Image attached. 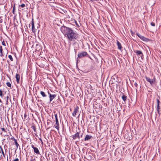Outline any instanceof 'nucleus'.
Returning <instances> with one entry per match:
<instances>
[{
	"label": "nucleus",
	"mask_w": 161,
	"mask_h": 161,
	"mask_svg": "<svg viewBox=\"0 0 161 161\" xmlns=\"http://www.w3.org/2000/svg\"><path fill=\"white\" fill-rule=\"evenodd\" d=\"M0 149L1 150V153H2L3 155V157L4 158H5V154H4V152H3V149L2 148V147L1 146H0Z\"/></svg>",
	"instance_id": "6ab92c4d"
},
{
	"label": "nucleus",
	"mask_w": 161,
	"mask_h": 161,
	"mask_svg": "<svg viewBox=\"0 0 161 161\" xmlns=\"http://www.w3.org/2000/svg\"><path fill=\"white\" fill-rule=\"evenodd\" d=\"M80 136L81 137H82V135H83V133H80Z\"/></svg>",
	"instance_id": "4c0bfd02"
},
{
	"label": "nucleus",
	"mask_w": 161,
	"mask_h": 161,
	"mask_svg": "<svg viewBox=\"0 0 161 161\" xmlns=\"http://www.w3.org/2000/svg\"><path fill=\"white\" fill-rule=\"evenodd\" d=\"M80 115V114H79L78 116V117Z\"/></svg>",
	"instance_id": "a18cd8bd"
},
{
	"label": "nucleus",
	"mask_w": 161,
	"mask_h": 161,
	"mask_svg": "<svg viewBox=\"0 0 161 161\" xmlns=\"http://www.w3.org/2000/svg\"><path fill=\"white\" fill-rule=\"evenodd\" d=\"M151 25L152 26H155V24L153 22H152L151 23Z\"/></svg>",
	"instance_id": "bb28decb"
},
{
	"label": "nucleus",
	"mask_w": 161,
	"mask_h": 161,
	"mask_svg": "<svg viewBox=\"0 0 161 161\" xmlns=\"http://www.w3.org/2000/svg\"><path fill=\"white\" fill-rule=\"evenodd\" d=\"M14 161H19L18 158H17L14 160Z\"/></svg>",
	"instance_id": "72a5a7b5"
},
{
	"label": "nucleus",
	"mask_w": 161,
	"mask_h": 161,
	"mask_svg": "<svg viewBox=\"0 0 161 161\" xmlns=\"http://www.w3.org/2000/svg\"><path fill=\"white\" fill-rule=\"evenodd\" d=\"M127 97L125 95L123 94L122 97V98L123 100L124 101V103H125L126 101L127 100Z\"/></svg>",
	"instance_id": "2eb2a0df"
},
{
	"label": "nucleus",
	"mask_w": 161,
	"mask_h": 161,
	"mask_svg": "<svg viewBox=\"0 0 161 161\" xmlns=\"http://www.w3.org/2000/svg\"><path fill=\"white\" fill-rule=\"evenodd\" d=\"M8 53V52L7 50H6V53H5L4 52H3V53L2 52V53H0L1 54L0 56L1 57H3V56H4V55H5V58H3V60H4L5 59V58H6Z\"/></svg>",
	"instance_id": "9d476101"
},
{
	"label": "nucleus",
	"mask_w": 161,
	"mask_h": 161,
	"mask_svg": "<svg viewBox=\"0 0 161 161\" xmlns=\"http://www.w3.org/2000/svg\"><path fill=\"white\" fill-rule=\"evenodd\" d=\"M31 26V25L30 24H29V27H30Z\"/></svg>",
	"instance_id": "79ce46f5"
},
{
	"label": "nucleus",
	"mask_w": 161,
	"mask_h": 161,
	"mask_svg": "<svg viewBox=\"0 0 161 161\" xmlns=\"http://www.w3.org/2000/svg\"><path fill=\"white\" fill-rule=\"evenodd\" d=\"M14 137L13 138H11V139H14Z\"/></svg>",
	"instance_id": "37998d69"
},
{
	"label": "nucleus",
	"mask_w": 161,
	"mask_h": 161,
	"mask_svg": "<svg viewBox=\"0 0 161 161\" xmlns=\"http://www.w3.org/2000/svg\"><path fill=\"white\" fill-rule=\"evenodd\" d=\"M61 31L69 41H74L78 37L77 34L71 28L63 26L62 27Z\"/></svg>",
	"instance_id": "f257e3e1"
},
{
	"label": "nucleus",
	"mask_w": 161,
	"mask_h": 161,
	"mask_svg": "<svg viewBox=\"0 0 161 161\" xmlns=\"http://www.w3.org/2000/svg\"><path fill=\"white\" fill-rule=\"evenodd\" d=\"M48 93L49 95L50 102L56 97V95L55 94L52 95L49 92H48Z\"/></svg>",
	"instance_id": "1a4fd4ad"
},
{
	"label": "nucleus",
	"mask_w": 161,
	"mask_h": 161,
	"mask_svg": "<svg viewBox=\"0 0 161 161\" xmlns=\"http://www.w3.org/2000/svg\"><path fill=\"white\" fill-rule=\"evenodd\" d=\"M39 140H40V141L42 142V139H41V138H40V139H39Z\"/></svg>",
	"instance_id": "ea45409f"
},
{
	"label": "nucleus",
	"mask_w": 161,
	"mask_h": 161,
	"mask_svg": "<svg viewBox=\"0 0 161 161\" xmlns=\"http://www.w3.org/2000/svg\"><path fill=\"white\" fill-rule=\"evenodd\" d=\"M25 117H26V116H25Z\"/></svg>",
	"instance_id": "c03bdc74"
},
{
	"label": "nucleus",
	"mask_w": 161,
	"mask_h": 161,
	"mask_svg": "<svg viewBox=\"0 0 161 161\" xmlns=\"http://www.w3.org/2000/svg\"><path fill=\"white\" fill-rule=\"evenodd\" d=\"M32 129L34 131L36 132V129L35 126H32L31 127Z\"/></svg>",
	"instance_id": "b1692460"
},
{
	"label": "nucleus",
	"mask_w": 161,
	"mask_h": 161,
	"mask_svg": "<svg viewBox=\"0 0 161 161\" xmlns=\"http://www.w3.org/2000/svg\"><path fill=\"white\" fill-rule=\"evenodd\" d=\"M3 52V49L2 48V46H0V53H2Z\"/></svg>",
	"instance_id": "393cba45"
},
{
	"label": "nucleus",
	"mask_w": 161,
	"mask_h": 161,
	"mask_svg": "<svg viewBox=\"0 0 161 161\" xmlns=\"http://www.w3.org/2000/svg\"><path fill=\"white\" fill-rule=\"evenodd\" d=\"M3 95V93L1 90H0V96H2Z\"/></svg>",
	"instance_id": "c756f323"
},
{
	"label": "nucleus",
	"mask_w": 161,
	"mask_h": 161,
	"mask_svg": "<svg viewBox=\"0 0 161 161\" xmlns=\"http://www.w3.org/2000/svg\"><path fill=\"white\" fill-rule=\"evenodd\" d=\"M8 58H9L11 61H13V58L12 57V56L11 55H9L8 56Z\"/></svg>",
	"instance_id": "5701e85b"
},
{
	"label": "nucleus",
	"mask_w": 161,
	"mask_h": 161,
	"mask_svg": "<svg viewBox=\"0 0 161 161\" xmlns=\"http://www.w3.org/2000/svg\"><path fill=\"white\" fill-rule=\"evenodd\" d=\"M8 99H9V96H7V100L8 101Z\"/></svg>",
	"instance_id": "c9c22d12"
},
{
	"label": "nucleus",
	"mask_w": 161,
	"mask_h": 161,
	"mask_svg": "<svg viewBox=\"0 0 161 161\" xmlns=\"http://www.w3.org/2000/svg\"><path fill=\"white\" fill-rule=\"evenodd\" d=\"M2 44L3 45L5 46V43L4 41L2 42Z\"/></svg>",
	"instance_id": "2f4dec72"
},
{
	"label": "nucleus",
	"mask_w": 161,
	"mask_h": 161,
	"mask_svg": "<svg viewBox=\"0 0 161 161\" xmlns=\"http://www.w3.org/2000/svg\"><path fill=\"white\" fill-rule=\"evenodd\" d=\"M1 150H0V153H1Z\"/></svg>",
	"instance_id": "de8ad7c7"
},
{
	"label": "nucleus",
	"mask_w": 161,
	"mask_h": 161,
	"mask_svg": "<svg viewBox=\"0 0 161 161\" xmlns=\"http://www.w3.org/2000/svg\"><path fill=\"white\" fill-rule=\"evenodd\" d=\"M91 2H93V1H98V0H90Z\"/></svg>",
	"instance_id": "e433bc0d"
},
{
	"label": "nucleus",
	"mask_w": 161,
	"mask_h": 161,
	"mask_svg": "<svg viewBox=\"0 0 161 161\" xmlns=\"http://www.w3.org/2000/svg\"><path fill=\"white\" fill-rule=\"evenodd\" d=\"M54 116L55 118V121H56V124L54 125V126H55V128L56 129H57L58 130H59V123H58V119L57 114H55Z\"/></svg>",
	"instance_id": "7ed1b4c3"
},
{
	"label": "nucleus",
	"mask_w": 161,
	"mask_h": 161,
	"mask_svg": "<svg viewBox=\"0 0 161 161\" xmlns=\"http://www.w3.org/2000/svg\"><path fill=\"white\" fill-rule=\"evenodd\" d=\"M92 137V136L88 135H86V137L84 139L85 141H87L89 140Z\"/></svg>",
	"instance_id": "f8f14e48"
},
{
	"label": "nucleus",
	"mask_w": 161,
	"mask_h": 161,
	"mask_svg": "<svg viewBox=\"0 0 161 161\" xmlns=\"http://www.w3.org/2000/svg\"><path fill=\"white\" fill-rule=\"evenodd\" d=\"M14 141L15 144L16 145V146L17 147V148L19 146V145L17 143V140L15 139L14 138Z\"/></svg>",
	"instance_id": "a211bd4d"
},
{
	"label": "nucleus",
	"mask_w": 161,
	"mask_h": 161,
	"mask_svg": "<svg viewBox=\"0 0 161 161\" xmlns=\"http://www.w3.org/2000/svg\"><path fill=\"white\" fill-rule=\"evenodd\" d=\"M157 104H159V103H160V101H159V100L158 99H157Z\"/></svg>",
	"instance_id": "473e14b6"
},
{
	"label": "nucleus",
	"mask_w": 161,
	"mask_h": 161,
	"mask_svg": "<svg viewBox=\"0 0 161 161\" xmlns=\"http://www.w3.org/2000/svg\"><path fill=\"white\" fill-rule=\"evenodd\" d=\"M159 105V104H157V111L158 114H159V111L160 109Z\"/></svg>",
	"instance_id": "412c9836"
},
{
	"label": "nucleus",
	"mask_w": 161,
	"mask_h": 161,
	"mask_svg": "<svg viewBox=\"0 0 161 161\" xmlns=\"http://www.w3.org/2000/svg\"><path fill=\"white\" fill-rule=\"evenodd\" d=\"M81 132L80 131L77 132L75 135L72 136L73 140H77L76 142H79L80 140V136Z\"/></svg>",
	"instance_id": "f03ea898"
},
{
	"label": "nucleus",
	"mask_w": 161,
	"mask_h": 161,
	"mask_svg": "<svg viewBox=\"0 0 161 161\" xmlns=\"http://www.w3.org/2000/svg\"><path fill=\"white\" fill-rule=\"evenodd\" d=\"M2 103V101H1V99H0V103Z\"/></svg>",
	"instance_id": "a19ab883"
},
{
	"label": "nucleus",
	"mask_w": 161,
	"mask_h": 161,
	"mask_svg": "<svg viewBox=\"0 0 161 161\" xmlns=\"http://www.w3.org/2000/svg\"><path fill=\"white\" fill-rule=\"evenodd\" d=\"M88 54L86 52H83L81 53H80L78 54V57L80 58H82L86 56V55H87Z\"/></svg>",
	"instance_id": "20e7f679"
},
{
	"label": "nucleus",
	"mask_w": 161,
	"mask_h": 161,
	"mask_svg": "<svg viewBox=\"0 0 161 161\" xmlns=\"http://www.w3.org/2000/svg\"><path fill=\"white\" fill-rule=\"evenodd\" d=\"M8 101L7 100L6 101V104H8Z\"/></svg>",
	"instance_id": "58836bf2"
},
{
	"label": "nucleus",
	"mask_w": 161,
	"mask_h": 161,
	"mask_svg": "<svg viewBox=\"0 0 161 161\" xmlns=\"http://www.w3.org/2000/svg\"><path fill=\"white\" fill-rule=\"evenodd\" d=\"M25 5L24 4H21L20 5V7L22 8H24V7H25Z\"/></svg>",
	"instance_id": "cd10ccee"
},
{
	"label": "nucleus",
	"mask_w": 161,
	"mask_h": 161,
	"mask_svg": "<svg viewBox=\"0 0 161 161\" xmlns=\"http://www.w3.org/2000/svg\"><path fill=\"white\" fill-rule=\"evenodd\" d=\"M131 32V34H133V32Z\"/></svg>",
	"instance_id": "49530a36"
},
{
	"label": "nucleus",
	"mask_w": 161,
	"mask_h": 161,
	"mask_svg": "<svg viewBox=\"0 0 161 161\" xmlns=\"http://www.w3.org/2000/svg\"><path fill=\"white\" fill-rule=\"evenodd\" d=\"M1 130H2V131H4L6 132V130H5V128H1Z\"/></svg>",
	"instance_id": "7c9ffc66"
},
{
	"label": "nucleus",
	"mask_w": 161,
	"mask_h": 161,
	"mask_svg": "<svg viewBox=\"0 0 161 161\" xmlns=\"http://www.w3.org/2000/svg\"><path fill=\"white\" fill-rule=\"evenodd\" d=\"M117 45L118 46V48L119 49L121 50L122 48L121 43L118 41L117 42Z\"/></svg>",
	"instance_id": "4468645a"
},
{
	"label": "nucleus",
	"mask_w": 161,
	"mask_h": 161,
	"mask_svg": "<svg viewBox=\"0 0 161 161\" xmlns=\"http://www.w3.org/2000/svg\"><path fill=\"white\" fill-rule=\"evenodd\" d=\"M6 85L9 87H11V84L9 82H7L6 83Z\"/></svg>",
	"instance_id": "4be33fe9"
},
{
	"label": "nucleus",
	"mask_w": 161,
	"mask_h": 161,
	"mask_svg": "<svg viewBox=\"0 0 161 161\" xmlns=\"http://www.w3.org/2000/svg\"><path fill=\"white\" fill-rule=\"evenodd\" d=\"M142 40L145 42H148L149 41V39L147 38L144 37V36L141 35L138 33L136 34Z\"/></svg>",
	"instance_id": "39448f33"
},
{
	"label": "nucleus",
	"mask_w": 161,
	"mask_h": 161,
	"mask_svg": "<svg viewBox=\"0 0 161 161\" xmlns=\"http://www.w3.org/2000/svg\"><path fill=\"white\" fill-rule=\"evenodd\" d=\"M40 94L42 95L43 97H47L46 95L45 94V93L43 91H41Z\"/></svg>",
	"instance_id": "f3484780"
},
{
	"label": "nucleus",
	"mask_w": 161,
	"mask_h": 161,
	"mask_svg": "<svg viewBox=\"0 0 161 161\" xmlns=\"http://www.w3.org/2000/svg\"><path fill=\"white\" fill-rule=\"evenodd\" d=\"M31 161H36L35 157L34 156H31Z\"/></svg>",
	"instance_id": "aec40b11"
},
{
	"label": "nucleus",
	"mask_w": 161,
	"mask_h": 161,
	"mask_svg": "<svg viewBox=\"0 0 161 161\" xmlns=\"http://www.w3.org/2000/svg\"><path fill=\"white\" fill-rule=\"evenodd\" d=\"M31 26H32V31L33 32H35V26L34 25V23L33 21V19H32L31 22Z\"/></svg>",
	"instance_id": "9b49d317"
},
{
	"label": "nucleus",
	"mask_w": 161,
	"mask_h": 161,
	"mask_svg": "<svg viewBox=\"0 0 161 161\" xmlns=\"http://www.w3.org/2000/svg\"><path fill=\"white\" fill-rule=\"evenodd\" d=\"M31 147L33 149L35 153L37 154H40L38 148L35 147L33 145H31Z\"/></svg>",
	"instance_id": "6e6552de"
},
{
	"label": "nucleus",
	"mask_w": 161,
	"mask_h": 161,
	"mask_svg": "<svg viewBox=\"0 0 161 161\" xmlns=\"http://www.w3.org/2000/svg\"><path fill=\"white\" fill-rule=\"evenodd\" d=\"M79 107L77 106L75 107L74 112L72 113V115L73 116L75 117H76V115L77 113L79 112Z\"/></svg>",
	"instance_id": "423d86ee"
},
{
	"label": "nucleus",
	"mask_w": 161,
	"mask_h": 161,
	"mask_svg": "<svg viewBox=\"0 0 161 161\" xmlns=\"http://www.w3.org/2000/svg\"><path fill=\"white\" fill-rule=\"evenodd\" d=\"M3 22V20L2 19H0V23H2Z\"/></svg>",
	"instance_id": "f704fd0d"
},
{
	"label": "nucleus",
	"mask_w": 161,
	"mask_h": 161,
	"mask_svg": "<svg viewBox=\"0 0 161 161\" xmlns=\"http://www.w3.org/2000/svg\"><path fill=\"white\" fill-rule=\"evenodd\" d=\"M134 85L136 88L137 87L138 84L136 82L134 83Z\"/></svg>",
	"instance_id": "a878e982"
},
{
	"label": "nucleus",
	"mask_w": 161,
	"mask_h": 161,
	"mask_svg": "<svg viewBox=\"0 0 161 161\" xmlns=\"http://www.w3.org/2000/svg\"><path fill=\"white\" fill-rule=\"evenodd\" d=\"M135 53L137 55H141V54L142 56H143L142 53L140 51L137 50L135 52Z\"/></svg>",
	"instance_id": "dca6fc26"
},
{
	"label": "nucleus",
	"mask_w": 161,
	"mask_h": 161,
	"mask_svg": "<svg viewBox=\"0 0 161 161\" xmlns=\"http://www.w3.org/2000/svg\"><path fill=\"white\" fill-rule=\"evenodd\" d=\"M146 79L147 81L150 82V84L151 85H153L155 82V79H151L150 78L147 77H146Z\"/></svg>",
	"instance_id": "0eeeda50"
},
{
	"label": "nucleus",
	"mask_w": 161,
	"mask_h": 161,
	"mask_svg": "<svg viewBox=\"0 0 161 161\" xmlns=\"http://www.w3.org/2000/svg\"><path fill=\"white\" fill-rule=\"evenodd\" d=\"M15 6H14L13 8V13L14 14V11H15Z\"/></svg>",
	"instance_id": "c85d7f7f"
},
{
	"label": "nucleus",
	"mask_w": 161,
	"mask_h": 161,
	"mask_svg": "<svg viewBox=\"0 0 161 161\" xmlns=\"http://www.w3.org/2000/svg\"><path fill=\"white\" fill-rule=\"evenodd\" d=\"M15 77L16 78V81H17V83H19V79H20L19 75V74H16Z\"/></svg>",
	"instance_id": "ddd939ff"
}]
</instances>
